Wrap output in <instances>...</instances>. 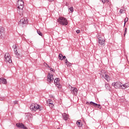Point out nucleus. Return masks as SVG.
Masks as SVG:
<instances>
[{
  "label": "nucleus",
  "instance_id": "1",
  "mask_svg": "<svg viewBox=\"0 0 129 129\" xmlns=\"http://www.w3.org/2000/svg\"><path fill=\"white\" fill-rule=\"evenodd\" d=\"M24 6H25V3L23 0H18L17 1L16 5V7H17V13L20 16H23Z\"/></svg>",
  "mask_w": 129,
  "mask_h": 129
},
{
  "label": "nucleus",
  "instance_id": "2",
  "mask_svg": "<svg viewBox=\"0 0 129 129\" xmlns=\"http://www.w3.org/2000/svg\"><path fill=\"white\" fill-rule=\"evenodd\" d=\"M30 108L32 111H37L38 109H39V111H41L42 109H43L42 107L40 106L39 105H38V104L34 103H32L31 105Z\"/></svg>",
  "mask_w": 129,
  "mask_h": 129
},
{
  "label": "nucleus",
  "instance_id": "3",
  "mask_svg": "<svg viewBox=\"0 0 129 129\" xmlns=\"http://www.w3.org/2000/svg\"><path fill=\"white\" fill-rule=\"evenodd\" d=\"M57 22L60 25H61V26H67V25H68V21H67V19L64 17H59L57 19Z\"/></svg>",
  "mask_w": 129,
  "mask_h": 129
},
{
  "label": "nucleus",
  "instance_id": "4",
  "mask_svg": "<svg viewBox=\"0 0 129 129\" xmlns=\"http://www.w3.org/2000/svg\"><path fill=\"white\" fill-rule=\"evenodd\" d=\"M112 86H113L116 89H121L122 87V83L120 82H114L112 84Z\"/></svg>",
  "mask_w": 129,
  "mask_h": 129
},
{
  "label": "nucleus",
  "instance_id": "5",
  "mask_svg": "<svg viewBox=\"0 0 129 129\" xmlns=\"http://www.w3.org/2000/svg\"><path fill=\"white\" fill-rule=\"evenodd\" d=\"M28 24V19L23 18L21 19L20 21L18 22V25L21 26L22 27H25L26 25Z\"/></svg>",
  "mask_w": 129,
  "mask_h": 129
},
{
  "label": "nucleus",
  "instance_id": "6",
  "mask_svg": "<svg viewBox=\"0 0 129 129\" xmlns=\"http://www.w3.org/2000/svg\"><path fill=\"white\" fill-rule=\"evenodd\" d=\"M5 59L6 62H8V63H12V59L11 58V55L10 53L7 52L5 54Z\"/></svg>",
  "mask_w": 129,
  "mask_h": 129
},
{
  "label": "nucleus",
  "instance_id": "7",
  "mask_svg": "<svg viewBox=\"0 0 129 129\" xmlns=\"http://www.w3.org/2000/svg\"><path fill=\"white\" fill-rule=\"evenodd\" d=\"M98 45L99 46H104L105 44V40L102 39L101 37H99L98 38Z\"/></svg>",
  "mask_w": 129,
  "mask_h": 129
},
{
  "label": "nucleus",
  "instance_id": "8",
  "mask_svg": "<svg viewBox=\"0 0 129 129\" xmlns=\"http://www.w3.org/2000/svg\"><path fill=\"white\" fill-rule=\"evenodd\" d=\"M86 104H89V105L91 104V105L95 106V107H97L98 108L100 109L101 108V106L100 105V104H98L97 103H94L92 101L90 102V103L89 102H87Z\"/></svg>",
  "mask_w": 129,
  "mask_h": 129
},
{
  "label": "nucleus",
  "instance_id": "9",
  "mask_svg": "<svg viewBox=\"0 0 129 129\" xmlns=\"http://www.w3.org/2000/svg\"><path fill=\"white\" fill-rule=\"evenodd\" d=\"M71 94H73L74 95L76 96L77 94H78V90L75 87H71Z\"/></svg>",
  "mask_w": 129,
  "mask_h": 129
},
{
  "label": "nucleus",
  "instance_id": "10",
  "mask_svg": "<svg viewBox=\"0 0 129 129\" xmlns=\"http://www.w3.org/2000/svg\"><path fill=\"white\" fill-rule=\"evenodd\" d=\"M54 82L55 85H56V86L60 89V88H61V85H60V80H59V79H55L54 81Z\"/></svg>",
  "mask_w": 129,
  "mask_h": 129
},
{
  "label": "nucleus",
  "instance_id": "11",
  "mask_svg": "<svg viewBox=\"0 0 129 129\" xmlns=\"http://www.w3.org/2000/svg\"><path fill=\"white\" fill-rule=\"evenodd\" d=\"M16 126H17V127H19L20 128L28 129V127L25 126L23 123H17Z\"/></svg>",
  "mask_w": 129,
  "mask_h": 129
},
{
  "label": "nucleus",
  "instance_id": "12",
  "mask_svg": "<svg viewBox=\"0 0 129 129\" xmlns=\"http://www.w3.org/2000/svg\"><path fill=\"white\" fill-rule=\"evenodd\" d=\"M54 80V79L53 78V75H50V74H48V75L47 76V81L51 83V82H52V81Z\"/></svg>",
  "mask_w": 129,
  "mask_h": 129
},
{
  "label": "nucleus",
  "instance_id": "13",
  "mask_svg": "<svg viewBox=\"0 0 129 129\" xmlns=\"http://www.w3.org/2000/svg\"><path fill=\"white\" fill-rule=\"evenodd\" d=\"M62 118L64 120H68L69 118V115L67 114L66 113H63L62 114Z\"/></svg>",
  "mask_w": 129,
  "mask_h": 129
},
{
  "label": "nucleus",
  "instance_id": "14",
  "mask_svg": "<svg viewBox=\"0 0 129 129\" xmlns=\"http://www.w3.org/2000/svg\"><path fill=\"white\" fill-rule=\"evenodd\" d=\"M2 83L3 84H7V80L4 78H0V84H2Z\"/></svg>",
  "mask_w": 129,
  "mask_h": 129
},
{
  "label": "nucleus",
  "instance_id": "15",
  "mask_svg": "<svg viewBox=\"0 0 129 129\" xmlns=\"http://www.w3.org/2000/svg\"><path fill=\"white\" fill-rule=\"evenodd\" d=\"M76 124L78 125V127H82L83 125V123H81V121L80 120H78L77 121Z\"/></svg>",
  "mask_w": 129,
  "mask_h": 129
},
{
  "label": "nucleus",
  "instance_id": "16",
  "mask_svg": "<svg viewBox=\"0 0 129 129\" xmlns=\"http://www.w3.org/2000/svg\"><path fill=\"white\" fill-rule=\"evenodd\" d=\"M5 33V28L1 27L0 28V37H2Z\"/></svg>",
  "mask_w": 129,
  "mask_h": 129
},
{
  "label": "nucleus",
  "instance_id": "17",
  "mask_svg": "<svg viewBox=\"0 0 129 129\" xmlns=\"http://www.w3.org/2000/svg\"><path fill=\"white\" fill-rule=\"evenodd\" d=\"M104 78H105V80H106V81H107V82H109V81H110V77H109V76H108L106 74H105Z\"/></svg>",
  "mask_w": 129,
  "mask_h": 129
},
{
  "label": "nucleus",
  "instance_id": "18",
  "mask_svg": "<svg viewBox=\"0 0 129 129\" xmlns=\"http://www.w3.org/2000/svg\"><path fill=\"white\" fill-rule=\"evenodd\" d=\"M122 89H125V88H127V87H129V83H126L125 84H122Z\"/></svg>",
  "mask_w": 129,
  "mask_h": 129
},
{
  "label": "nucleus",
  "instance_id": "19",
  "mask_svg": "<svg viewBox=\"0 0 129 129\" xmlns=\"http://www.w3.org/2000/svg\"><path fill=\"white\" fill-rule=\"evenodd\" d=\"M105 87L106 89H107V90H110V87L109 86V85L107 83H105Z\"/></svg>",
  "mask_w": 129,
  "mask_h": 129
},
{
  "label": "nucleus",
  "instance_id": "20",
  "mask_svg": "<svg viewBox=\"0 0 129 129\" xmlns=\"http://www.w3.org/2000/svg\"><path fill=\"white\" fill-rule=\"evenodd\" d=\"M69 11H70V12H71L72 13H73L74 12V9L73 8V7L69 8Z\"/></svg>",
  "mask_w": 129,
  "mask_h": 129
},
{
  "label": "nucleus",
  "instance_id": "21",
  "mask_svg": "<svg viewBox=\"0 0 129 129\" xmlns=\"http://www.w3.org/2000/svg\"><path fill=\"white\" fill-rule=\"evenodd\" d=\"M37 34H38L39 36H41V37L43 36V33H42V32H41V31L39 30H37Z\"/></svg>",
  "mask_w": 129,
  "mask_h": 129
},
{
  "label": "nucleus",
  "instance_id": "22",
  "mask_svg": "<svg viewBox=\"0 0 129 129\" xmlns=\"http://www.w3.org/2000/svg\"><path fill=\"white\" fill-rule=\"evenodd\" d=\"M63 55H62V54L59 53V55H58V59H59V60H63L62 58Z\"/></svg>",
  "mask_w": 129,
  "mask_h": 129
},
{
  "label": "nucleus",
  "instance_id": "23",
  "mask_svg": "<svg viewBox=\"0 0 129 129\" xmlns=\"http://www.w3.org/2000/svg\"><path fill=\"white\" fill-rule=\"evenodd\" d=\"M49 106L50 108H53V107H54V104H53V103H49Z\"/></svg>",
  "mask_w": 129,
  "mask_h": 129
},
{
  "label": "nucleus",
  "instance_id": "24",
  "mask_svg": "<svg viewBox=\"0 0 129 129\" xmlns=\"http://www.w3.org/2000/svg\"><path fill=\"white\" fill-rule=\"evenodd\" d=\"M47 104H49V103H53V101H52L51 99H49L47 100Z\"/></svg>",
  "mask_w": 129,
  "mask_h": 129
},
{
  "label": "nucleus",
  "instance_id": "25",
  "mask_svg": "<svg viewBox=\"0 0 129 129\" xmlns=\"http://www.w3.org/2000/svg\"><path fill=\"white\" fill-rule=\"evenodd\" d=\"M119 13L120 14H124V10H123V9H120Z\"/></svg>",
  "mask_w": 129,
  "mask_h": 129
},
{
  "label": "nucleus",
  "instance_id": "26",
  "mask_svg": "<svg viewBox=\"0 0 129 129\" xmlns=\"http://www.w3.org/2000/svg\"><path fill=\"white\" fill-rule=\"evenodd\" d=\"M127 33V28L126 27L125 28V31L124 33V36H125V34Z\"/></svg>",
  "mask_w": 129,
  "mask_h": 129
},
{
  "label": "nucleus",
  "instance_id": "27",
  "mask_svg": "<svg viewBox=\"0 0 129 129\" xmlns=\"http://www.w3.org/2000/svg\"><path fill=\"white\" fill-rule=\"evenodd\" d=\"M44 65L45 67H47V68H50V66H49V65L47 63L45 62L44 63Z\"/></svg>",
  "mask_w": 129,
  "mask_h": 129
},
{
  "label": "nucleus",
  "instance_id": "28",
  "mask_svg": "<svg viewBox=\"0 0 129 129\" xmlns=\"http://www.w3.org/2000/svg\"><path fill=\"white\" fill-rule=\"evenodd\" d=\"M108 0H101L102 3H103V4H105V3H106V2H108Z\"/></svg>",
  "mask_w": 129,
  "mask_h": 129
},
{
  "label": "nucleus",
  "instance_id": "29",
  "mask_svg": "<svg viewBox=\"0 0 129 129\" xmlns=\"http://www.w3.org/2000/svg\"><path fill=\"white\" fill-rule=\"evenodd\" d=\"M0 100L1 101H3V100H5V97H0Z\"/></svg>",
  "mask_w": 129,
  "mask_h": 129
},
{
  "label": "nucleus",
  "instance_id": "30",
  "mask_svg": "<svg viewBox=\"0 0 129 129\" xmlns=\"http://www.w3.org/2000/svg\"><path fill=\"white\" fill-rule=\"evenodd\" d=\"M64 62H65L66 64H68V63H69V64H70V62H69L68 61V60H67V59H66L65 60Z\"/></svg>",
  "mask_w": 129,
  "mask_h": 129
},
{
  "label": "nucleus",
  "instance_id": "31",
  "mask_svg": "<svg viewBox=\"0 0 129 129\" xmlns=\"http://www.w3.org/2000/svg\"><path fill=\"white\" fill-rule=\"evenodd\" d=\"M15 54H16V55H19V53L18 52V50H16L15 51Z\"/></svg>",
  "mask_w": 129,
  "mask_h": 129
},
{
  "label": "nucleus",
  "instance_id": "32",
  "mask_svg": "<svg viewBox=\"0 0 129 129\" xmlns=\"http://www.w3.org/2000/svg\"><path fill=\"white\" fill-rule=\"evenodd\" d=\"M50 71H52V72H55V70L53 69L52 68L50 69Z\"/></svg>",
  "mask_w": 129,
  "mask_h": 129
},
{
  "label": "nucleus",
  "instance_id": "33",
  "mask_svg": "<svg viewBox=\"0 0 129 129\" xmlns=\"http://www.w3.org/2000/svg\"><path fill=\"white\" fill-rule=\"evenodd\" d=\"M76 33H77V34H79V33H80V30H77Z\"/></svg>",
  "mask_w": 129,
  "mask_h": 129
},
{
  "label": "nucleus",
  "instance_id": "34",
  "mask_svg": "<svg viewBox=\"0 0 129 129\" xmlns=\"http://www.w3.org/2000/svg\"><path fill=\"white\" fill-rule=\"evenodd\" d=\"M14 104H18V101H15L14 102Z\"/></svg>",
  "mask_w": 129,
  "mask_h": 129
},
{
  "label": "nucleus",
  "instance_id": "35",
  "mask_svg": "<svg viewBox=\"0 0 129 129\" xmlns=\"http://www.w3.org/2000/svg\"><path fill=\"white\" fill-rule=\"evenodd\" d=\"M66 56L65 55L64 56L62 55V60L63 59H66Z\"/></svg>",
  "mask_w": 129,
  "mask_h": 129
},
{
  "label": "nucleus",
  "instance_id": "36",
  "mask_svg": "<svg viewBox=\"0 0 129 129\" xmlns=\"http://www.w3.org/2000/svg\"><path fill=\"white\" fill-rule=\"evenodd\" d=\"M17 51V46H15V48H14V52H16Z\"/></svg>",
  "mask_w": 129,
  "mask_h": 129
},
{
  "label": "nucleus",
  "instance_id": "37",
  "mask_svg": "<svg viewBox=\"0 0 129 129\" xmlns=\"http://www.w3.org/2000/svg\"><path fill=\"white\" fill-rule=\"evenodd\" d=\"M125 23H126V22L125 20L124 23V27L125 26Z\"/></svg>",
  "mask_w": 129,
  "mask_h": 129
},
{
  "label": "nucleus",
  "instance_id": "38",
  "mask_svg": "<svg viewBox=\"0 0 129 129\" xmlns=\"http://www.w3.org/2000/svg\"><path fill=\"white\" fill-rule=\"evenodd\" d=\"M48 2H53V1H54V0H48Z\"/></svg>",
  "mask_w": 129,
  "mask_h": 129
},
{
  "label": "nucleus",
  "instance_id": "39",
  "mask_svg": "<svg viewBox=\"0 0 129 129\" xmlns=\"http://www.w3.org/2000/svg\"><path fill=\"white\" fill-rule=\"evenodd\" d=\"M66 5L67 6V7H68V3H66Z\"/></svg>",
  "mask_w": 129,
  "mask_h": 129
},
{
  "label": "nucleus",
  "instance_id": "40",
  "mask_svg": "<svg viewBox=\"0 0 129 129\" xmlns=\"http://www.w3.org/2000/svg\"><path fill=\"white\" fill-rule=\"evenodd\" d=\"M128 20V18L127 19L126 22H127Z\"/></svg>",
  "mask_w": 129,
  "mask_h": 129
},
{
  "label": "nucleus",
  "instance_id": "41",
  "mask_svg": "<svg viewBox=\"0 0 129 129\" xmlns=\"http://www.w3.org/2000/svg\"><path fill=\"white\" fill-rule=\"evenodd\" d=\"M57 129H60L59 127L57 128Z\"/></svg>",
  "mask_w": 129,
  "mask_h": 129
}]
</instances>
